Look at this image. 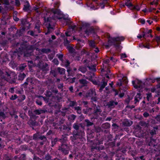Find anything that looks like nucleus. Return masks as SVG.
I'll return each mask as SVG.
<instances>
[{
    "label": "nucleus",
    "instance_id": "14",
    "mask_svg": "<svg viewBox=\"0 0 160 160\" xmlns=\"http://www.w3.org/2000/svg\"><path fill=\"white\" fill-rule=\"evenodd\" d=\"M141 94L139 93H137L135 98V103H136L139 102V100L141 99Z\"/></svg>",
    "mask_w": 160,
    "mask_h": 160
},
{
    "label": "nucleus",
    "instance_id": "46",
    "mask_svg": "<svg viewBox=\"0 0 160 160\" xmlns=\"http://www.w3.org/2000/svg\"><path fill=\"white\" fill-rule=\"evenodd\" d=\"M156 39L157 42H160V36L157 37Z\"/></svg>",
    "mask_w": 160,
    "mask_h": 160
},
{
    "label": "nucleus",
    "instance_id": "21",
    "mask_svg": "<svg viewBox=\"0 0 160 160\" xmlns=\"http://www.w3.org/2000/svg\"><path fill=\"white\" fill-rule=\"evenodd\" d=\"M107 84V82H103V83L102 85L101 86V88H100V90H102V89L105 87L106 86Z\"/></svg>",
    "mask_w": 160,
    "mask_h": 160
},
{
    "label": "nucleus",
    "instance_id": "10",
    "mask_svg": "<svg viewBox=\"0 0 160 160\" xmlns=\"http://www.w3.org/2000/svg\"><path fill=\"white\" fill-rule=\"evenodd\" d=\"M139 47L141 48H146L147 49H149L150 46L149 43L147 41L144 44H141L139 45Z\"/></svg>",
    "mask_w": 160,
    "mask_h": 160
},
{
    "label": "nucleus",
    "instance_id": "17",
    "mask_svg": "<svg viewBox=\"0 0 160 160\" xmlns=\"http://www.w3.org/2000/svg\"><path fill=\"white\" fill-rule=\"evenodd\" d=\"M153 129L151 131V135H152L154 134H156V131L158 129V127L156 126L155 127H153Z\"/></svg>",
    "mask_w": 160,
    "mask_h": 160
},
{
    "label": "nucleus",
    "instance_id": "29",
    "mask_svg": "<svg viewBox=\"0 0 160 160\" xmlns=\"http://www.w3.org/2000/svg\"><path fill=\"white\" fill-rule=\"evenodd\" d=\"M61 150L65 154H68L69 153V151L68 150H65L62 148Z\"/></svg>",
    "mask_w": 160,
    "mask_h": 160
},
{
    "label": "nucleus",
    "instance_id": "54",
    "mask_svg": "<svg viewBox=\"0 0 160 160\" xmlns=\"http://www.w3.org/2000/svg\"><path fill=\"white\" fill-rule=\"evenodd\" d=\"M113 91L114 92V94L115 95H116L118 94V92L117 90H116L115 89H114V90H113Z\"/></svg>",
    "mask_w": 160,
    "mask_h": 160
},
{
    "label": "nucleus",
    "instance_id": "28",
    "mask_svg": "<svg viewBox=\"0 0 160 160\" xmlns=\"http://www.w3.org/2000/svg\"><path fill=\"white\" fill-rule=\"evenodd\" d=\"M86 122L87 125V126H91V125L92 123L91 122H90L88 120H86L85 121Z\"/></svg>",
    "mask_w": 160,
    "mask_h": 160
},
{
    "label": "nucleus",
    "instance_id": "24",
    "mask_svg": "<svg viewBox=\"0 0 160 160\" xmlns=\"http://www.w3.org/2000/svg\"><path fill=\"white\" fill-rule=\"evenodd\" d=\"M154 158L155 160H160V153L158 155L156 154Z\"/></svg>",
    "mask_w": 160,
    "mask_h": 160
},
{
    "label": "nucleus",
    "instance_id": "20",
    "mask_svg": "<svg viewBox=\"0 0 160 160\" xmlns=\"http://www.w3.org/2000/svg\"><path fill=\"white\" fill-rule=\"evenodd\" d=\"M78 70L82 73H85L86 71V69L85 67H81L79 68Z\"/></svg>",
    "mask_w": 160,
    "mask_h": 160
},
{
    "label": "nucleus",
    "instance_id": "48",
    "mask_svg": "<svg viewBox=\"0 0 160 160\" xmlns=\"http://www.w3.org/2000/svg\"><path fill=\"white\" fill-rule=\"evenodd\" d=\"M150 98V95L149 93L147 94V97L146 98L147 100L149 101Z\"/></svg>",
    "mask_w": 160,
    "mask_h": 160
},
{
    "label": "nucleus",
    "instance_id": "11",
    "mask_svg": "<svg viewBox=\"0 0 160 160\" xmlns=\"http://www.w3.org/2000/svg\"><path fill=\"white\" fill-rule=\"evenodd\" d=\"M87 6L88 8V9L90 10H96L98 8H95V7L92 5L90 2H88L87 3Z\"/></svg>",
    "mask_w": 160,
    "mask_h": 160
},
{
    "label": "nucleus",
    "instance_id": "38",
    "mask_svg": "<svg viewBox=\"0 0 160 160\" xmlns=\"http://www.w3.org/2000/svg\"><path fill=\"white\" fill-rule=\"evenodd\" d=\"M16 5L17 6H19L20 5V2L19 0H15Z\"/></svg>",
    "mask_w": 160,
    "mask_h": 160
},
{
    "label": "nucleus",
    "instance_id": "34",
    "mask_svg": "<svg viewBox=\"0 0 160 160\" xmlns=\"http://www.w3.org/2000/svg\"><path fill=\"white\" fill-rule=\"evenodd\" d=\"M53 62L55 63V64L58 65V62L57 59H54L53 60Z\"/></svg>",
    "mask_w": 160,
    "mask_h": 160
},
{
    "label": "nucleus",
    "instance_id": "40",
    "mask_svg": "<svg viewBox=\"0 0 160 160\" xmlns=\"http://www.w3.org/2000/svg\"><path fill=\"white\" fill-rule=\"evenodd\" d=\"M155 118V119H152L151 120V122L152 124H155L157 123V121H156Z\"/></svg>",
    "mask_w": 160,
    "mask_h": 160
},
{
    "label": "nucleus",
    "instance_id": "5",
    "mask_svg": "<svg viewBox=\"0 0 160 160\" xmlns=\"http://www.w3.org/2000/svg\"><path fill=\"white\" fill-rule=\"evenodd\" d=\"M118 77L119 82H118L117 83V85L119 86H121L122 84V82L124 81H125V83L127 82V78L126 77H124L123 75L120 74L118 75Z\"/></svg>",
    "mask_w": 160,
    "mask_h": 160
},
{
    "label": "nucleus",
    "instance_id": "23",
    "mask_svg": "<svg viewBox=\"0 0 160 160\" xmlns=\"http://www.w3.org/2000/svg\"><path fill=\"white\" fill-rule=\"evenodd\" d=\"M80 83L83 84V85H85L87 83V81L84 79H81L79 80Z\"/></svg>",
    "mask_w": 160,
    "mask_h": 160
},
{
    "label": "nucleus",
    "instance_id": "45",
    "mask_svg": "<svg viewBox=\"0 0 160 160\" xmlns=\"http://www.w3.org/2000/svg\"><path fill=\"white\" fill-rule=\"evenodd\" d=\"M63 56L62 55H59L58 56V58L61 61H62Z\"/></svg>",
    "mask_w": 160,
    "mask_h": 160
},
{
    "label": "nucleus",
    "instance_id": "13",
    "mask_svg": "<svg viewBox=\"0 0 160 160\" xmlns=\"http://www.w3.org/2000/svg\"><path fill=\"white\" fill-rule=\"evenodd\" d=\"M29 4L28 2H26L24 4L23 9L25 11H28L29 9Z\"/></svg>",
    "mask_w": 160,
    "mask_h": 160
},
{
    "label": "nucleus",
    "instance_id": "56",
    "mask_svg": "<svg viewBox=\"0 0 160 160\" xmlns=\"http://www.w3.org/2000/svg\"><path fill=\"white\" fill-rule=\"evenodd\" d=\"M50 158V156H47L46 157V159L47 160H48Z\"/></svg>",
    "mask_w": 160,
    "mask_h": 160
},
{
    "label": "nucleus",
    "instance_id": "57",
    "mask_svg": "<svg viewBox=\"0 0 160 160\" xmlns=\"http://www.w3.org/2000/svg\"><path fill=\"white\" fill-rule=\"evenodd\" d=\"M150 140H151V143L152 142V141H153L154 142H155V141L156 140V139H153V138H151V139H150Z\"/></svg>",
    "mask_w": 160,
    "mask_h": 160
},
{
    "label": "nucleus",
    "instance_id": "1",
    "mask_svg": "<svg viewBox=\"0 0 160 160\" xmlns=\"http://www.w3.org/2000/svg\"><path fill=\"white\" fill-rule=\"evenodd\" d=\"M50 13V17L47 19V22H51V18L55 20H60L61 22L63 25H69V28L67 32H65V36L62 35L61 37L64 41L65 45H68L71 40L67 37L70 36L76 30L85 32L87 35L94 33V30L92 27H90V24L88 22L80 21L77 24V26L75 25L72 24V22L70 18H68L67 14L63 15L62 12L58 9H50L48 11V13Z\"/></svg>",
    "mask_w": 160,
    "mask_h": 160
},
{
    "label": "nucleus",
    "instance_id": "58",
    "mask_svg": "<svg viewBox=\"0 0 160 160\" xmlns=\"http://www.w3.org/2000/svg\"><path fill=\"white\" fill-rule=\"evenodd\" d=\"M124 95V94L123 93H121L119 94V96L120 97L122 98V97Z\"/></svg>",
    "mask_w": 160,
    "mask_h": 160
},
{
    "label": "nucleus",
    "instance_id": "19",
    "mask_svg": "<svg viewBox=\"0 0 160 160\" xmlns=\"http://www.w3.org/2000/svg\"><path fill=\"white\" fill-rule=\"evenodd\" d=\"M25 74L21 73L19 75V79L20 80H23L25 77Z\"/></svg>",
    "mask_w": 160,
    "mask_h": 160
},
{
    "label": "nucleus",
    "instance_id": "33",
    "mask_svg": "<svg viewBox=\"0 0 160 160\" xmlns=\"http://www.w3.org/2000/svg\"><path fill=\"white\" fill-rule=\"evenodd\" d=\"M88 68L90 69H92L93 71H95V65H93L92 66H91V67H89Z\"/></svg>",
    "mask_w": 160,
    "mask_h": 160
},
{
    "label": "nucleus",
    "instance_id": "51",
    "mask_svg": "<svg viewBox=\"0 0 160 160\" xmlns=\"http://www.w3.org/2000/svg\"><path fill=\"white\" fill-rule=\"evenodd\" d=\"M76 109H77L78 110V113H80L81 112V110H80V107H76Z\"/></svg>",
    "mask_w": 160,
    "mask_h": 160
},
{
    "label": "nucleus",
    "instance_id": "37",
    "mask_svg": "<svg viewBox=\"0 0 160 160\" xmlns=\"http://www.w3.org/2000/svg\"><path fill=\"white\" fill-rule=\"evenodd\" d=\"M127 57V55L125 53H122L121 55V58L122 59L123 58H126Z\"/></svg>",
    "mask_w": 160,
    "mask_h": 160
},
{
    "label": "nucleus",
    "instance_id": "52",
    "mask_svg": "<svg viewBox=\"0 0 160 160\" xmlns=\"http://www.w3.org/2000/svg\"><path fill=\"white\" fill-rule=\"evenodd\" d=\"M148 115L149 114L147 112H145L143 113V116L145 117H147Z\"/></svg>",
    "mask_w": 160,
    "mask_h": 160
},
{
    "label": "nucleus",
    "instance_id": "41",
    "mask_svg": "<svg viewBox=\"0 0 160 160\" xmlns=\"http://www.w3.org/2000/svg\"><path fill=\"white\" fill-rule=\"evenodd\" d=\"M17 98V96L16 95H14L13 96H12L10 98L11 100H14Z\"/></svg>",
    "mask_w": 160,
    "mask_h": 160
},
{
    "label": "nucleus",
    "instance_id": "36",
    "mask_svg": "<svg viewBox=\"0 0 160 160\" xmlns=\"http://www.w3.org/2000/svg\"><path fill=\"white\" fill-rule=\"evenodd\" d=\"M0 117H1L2 118H5V115L3 112H0Z\"/></svg>",
    "mask_w": 160,
    "mask_h": 160
},
{
    "label": "nucleus",
    "instance_id": "42",
    "mask_svg": "<svg viewBox=\"0 0 160 160\" xmlns=\"http://www.w3.org/2000/svg\"><path fill=\"white\" fill-rule=\"evenodd\" d=\"M155 119L157 120V121L160 122V115L158 116H157V117H155Z\"/></svg>",
    "mask_w": 160,
    "mask_h": 160
},
{
    "label": "nucleus",
    "instance_id": "30",
    "mask_svg": "<svg viewBox=\"0 0 160 160\" xmlns=\"http://www.w3.org/2000/svg\"><path fill=\"white\" fill-rule=\"evenodd\" d=\"M68 50H69V52H72L73 51L74 49L70 46H68L67 47Z\"/></svg>",
    "mask_w": 160,
    "mask_h": 160
},
{
    "label": "nucleus",
    "instance_id": "8",
    "mask_svg": "<svg viewBox=\"0 0 160 160\" xmlns=\"http://www.w3.org/2000/svg\"><path fill=\"white\" fill-rule=\"evenodd\" d=\"M0 76H1L2 78H5L7 81H8V80L5 78L6 76L9 77L10 75L7 72H6L5 73H4L3 71H2L0 70Z\"/></svg>",
    "mask_w": 160,
    "mask_h": 160
},
{
    "label": "nucleus",
    "instance_id": "15",
    "mask_svg": "<svg viewBox=\"0 0 160 160\" xmlns=\"http://www.w3.org/2000/svg\"><path fill=\"white\" fill-rule=\"evenodd\" d=\"M108 0H103L102 3H100L99 4V6L101 7L102 9H103L104 8V5L105 4H107L108 3Z\"/></svg>",
    "mask_w": 160,
    "mask_h": 160
},
{
    "label": "nucleus",
    "instance_id": "43",
    "mask_svg": "<svg viewBox=\"0 0 160 160\" xmlns=\"http://www.w3.org/2000/svg\"><path fill=\"white\" fill-rule=\"evenodd\" d=\"M139 21L142 24H144L145 22V20L143 19H141Z\"/></svg>",
    "mask_w": 160,
    "mask_h": 160
},
{
    "label": "nucleus",
    "instance_id": "3",
    "mask_svg": "<svg viewBox=\"0 0 160 160\" xmlns=\"http://www.w3.org/2000/svg\"><path fill=\"white\" fill-rule=\"evenodd\" d=\"M132 83L134 88L137 89L139 92L145 91L149 92V86L147 85L146 83H143L141 80L136 78L132 81Z\"/></svg>",
    "mask_w": 160,
    "mask_h": 160
},
{
    "label": "nucleus",
    "instance_id": "62",
    "mask_svg": "<svg viewBox=\"0 0 160 160\" xmlns=\"http://www.w3.org/2000/svg\"><path fill=\"white\" fill-rule=\"evenodd\" d=\"M55 5L56 6V7H58L59 5V2H57L55 4Z\"/></svg>",
    "mask_w": 160,
    "mask_h": 160
},
{
    "label": "nucleus",
    "instance_id": "18",
    "mask_svg": "<svg viewBox=\"0 0 160 160\" xmlns=\"http://www.w3.org/2000/svg\"><path fill=\"white\" fill-rule=\"evenodd\" d=\"M58 70L60 74H64L65 72V69L63 68H58Z\"/></svg>",
    "mask_w": 160,
    "mask_h": 160
},
{
    "label": "nucleus",
    "instance_id": "35",
    "mask_svg": "<svg viewBox=\"0 0 160 160\" xmlns=\"http://www.w3.org/2000/svg\"><path fill=\"white\" fill-rule=\"evenodd\" d=\"M75 78H70L69 79V81L70 82L72 83L75 81Z\"/></svg>",
    "mask_w": 160,
    "mask_h": 160
},
{
    "label": "nucleus",
    "instance_id": "12",
    "mask_svg": "<svg viewBox=\"0 0 160 160\" xmlns=\"http://www.w3.org/2000/svg\"><path fill=\"white\" fill-rule=\"evenodd\" d=\"M109 62V60L108 59L104 61V64H103V69L102 70V72L106 71V67L107 65V64H108Z\"/></svg>",
    "mask_w": 160,
    "mask_h": 160
},
{
    "label": "nucleus",
    "instance_id": "2",
    "mask_svg": "<svg viewBox=\"0 0 160 160\" xmlns=\"http://www.w3.org/2000/svg\"><path fill=\"white\" fill-rule=\"evenodd\" d=\"M124 38L122 36H119L116 38L110 37L108 41V44L104 45L106 48H108L109 45H114L118 51H120L122 49L120 45V42L122 41Z\"/></svg>",
    "mask_w": 160,
    "mask_h": 160
},
{
    "label": "nucleus",
    "instance_id": "22",
    "mask_svg": "<svg viewBox=\"0 0 160 160\" xmlns=\"http://www.w3.org/2000/svg\"><path fill=\"white\" fill-rule=\"evenodd\" d=\"M8 0H0V4H8Z\"/></svg>",
    "mask_w": 160,
    "mask_h": 160
},
{
    "label": "nucleus",
    "instance_id": "9",
    "mask_svg": "<svg viewBox=\"0 0 160 160\" xmlns=\"http://www.w3.org/2000/svg\"><path fill=\"white\" fill-rule=\"evenodd\" d=\"M96 95V92L94 90L92 89L89 92L87 93L86 94L87 97H93Z\"/></svg>",
    "mask_w": 160,
    "mask_h": 160
},
{
    "label": "nucleus",
    "instance_id": "7",
    "mask_svg": "<svg viewBox=\"0 0 160 160\" xmlns=\"http://www.w3.org/2000/svg\"><path fill=\"white\" fill-rule=\"evenodd\" d=\"M150 32V30H148L147 33L142 32V33L138 34L137 36V38H141L142 37L144 38L145 39H146L147 37L149 36L150 35L149 33Z\"/></svg>",
    "mask_w": 160,
    "mask_h": 160
},
{
    "label": "nucleus",
    "instance_id": "53",
    "mask_svg": "<svg viewBox=\"0 0 160 160\" xmlns=\"http://www.w3.org/2000/svg\"><path fill=\"white\" fill-rule=\"evenodd\" d=\"M89 80L91 81L94 84H97V82L96 81H94L92 79L91 80V79L90 78L89 79Z\"/></svg>",
    "mask_w": 160,
    "mask_h": 160
},
{
    "label": "nucleus",
    "instance_id": "44",
    "mask_svg": "<svg viewBox=\"0 0 160 160\" xmlns=\"http://www.w3.org/2000/svg\"><path fill=\"white\" fill-rule=\"evenodd\" d=\"M150 4H151V5H156L158 4V2H157V1H154L153 2H151Z\"/></svg>",
    "mask_w": 160,
    "mask_h": 160
},
{
    "label": "nucleus",
    "instance_id": "47",
    "mask_svg": "<svg viewBox=\"0 0 160 160\" xmlns=\"http://www.w3.org/2000/svg\"><path fill=\"white\" fill-rule=\"evenodd\" d=\"M73 128H75L76 130H77L78 128V126L76 124H74L73 125Z\"/></svg>",
    "mask_w": 160,
    "mask_h": 160
},
{
    "label": "nucleus",
    "instance_id": "27",
    "mask_svg": "<svg viewBox=\"0 0 160 160\" xmlns=\"http://www.w3.org/2000/svg\"><path fill=\"white\" fill-rule=\"evenodd\" d=\"M126 121L128 122L126 124V125L127 126H129L132 124V122L131 121H129L127 120Z\"/></svg>",
    "mask_w": 160,
    "mask_h": 160
},
{
    "label": "nucleus",
    "instance_id": "39",
    "mask_svg": "<svg viewBox=\"0 0 160 160\" xmlns=\"http://www.w3.org/2000/svg\"><path fill=\"white\" fill-rule=\"evenodd\" d=\"M157 111L156 108H153L151 110V113L152 112H155L156 113Z\"/></svg>",
    "mask_w": 160,
    "mask_h": 160
},
{
    "label": "nucleus",
    "instance_id": "59",
    "mask_svg": "<svg viewBox=\"0 0 160 160\" xmlns=\"http://www.w3.org/2000/svg\"><path fill=\"white\" fill-rule=\"evenodd\" d=\"M77 3L78 4H80L82 3L81 0H79V1H77Z\"/></svg>",
    "mask_w": 160,
    "mask_h": 160
},
{
    "label": "nucleus",
    "instance_id": "50",
    "mask_svg": "<svg viewBox=\"0 0 160 160\" xmlns=\"http://www.w3.org/2000/svg\"><path fill=\"white\" fill-rule=\"evenodd\" d=\"M110 60L112 61V62H115L117 61V60L116 59L114 58L113 57H111L110 58Z\"/></svg>",
    "mask_w": 160,
    "mask_h": 160
},
{
    "label": "nucleus",
    "instance_id": "25",
    "mask_svg": "<svg viewBox=\"0 0 160 160\" xmlns=\"http://www.w3.org/2000/svg\"><path fill=\"white\" fill-rule=\"evenodd\" d=\"M32 79H33L32 78H28L27 79V81L28 82V83L30 82L31 83H33V82Z\"/></svg>",
    "mask_w": 160,
    "mask_h": 160
},
{
    "label": "nucleus",
    "instance_id": "4",
    "mask_svg": "<svg viewBox=\"0 0 160 160\" xmlns=\"http://www.w3.org/2000/svg\"><path fill=\"white\" fill-rule=\"evenodd\" d=\"M125 4L128 8L131 10L139 11L140 9V8L138 6H134L133 5L130 0H126L125 1Z\"/></svg>",
    "mask_w": 160,
    "mask_h": 160
},
{
    "label": "nucleus",
    "instance_id": "49",
    "mask_svg": "<svg viewBox=\"0 0 160 160\" xmlns=\"http://www.w3.org/2000/svg\"><path fill=\"white\" fill-rule=\"evenodd\" d=\"M13 19L16 21H18L19 20V18L15 16H13Z\"/></svg>",
    "mask_w": 160,
    "mask_h": 160
},
{
    "label": "nucleus",
    "instance_id": "61",
    "mask_svg": "<svg viewBox=\"0 0 160 160\" xmlns=\"http://www.w3.org/2000/svg\"><path fill=\"white\" fill-rule=\"evenodd\" d=\"M142 11H143V12H144L145 13V12H148L146 8L145 9H143V10H142Z\"/></svg>",
    "mask_w": 160,
    "mask_h": 160
},
{
    "label": "nucleus",
    "instance_id": "31",
    "mask_svg": "<svg viewBox=\"0 0 160 160\" xmlns=\"http://www.w3.org/2000/svg\"><path fill=\"white\" fill-rule=\"evenodd\" d=\"M76 118L75 116L74 115H71L69 116V118H71L72 120H74Z\"/></svg>",
    "mask_w": 160,
    "mask_h": 160
},
{
    "label": "nucleus",
    "instance_id": "64",
    "mask_svg": "<svg viewBox=\"0 0 160 160\" xmlns=\"http://www.w3.org/2000/svg\"><path fill=\"white\" fill-rule=\"evenodd\" d=\"M158 103H159L160 102V98H158Z\"/></svg>",
    "mask_w": 160,
    "mask_h": 160
},
{
    "label": "nucleus",
    "instance_id": "60",
    "mask_svg": "<svg viewBox=\"0 0 160 160\" xmlns=\"http://www.w3.org/2000/svg\"><path fill=\"white\" fill-rule=\"evenodd\" d=\"M69 90L71 92H72L73 90V88L72 87H70L69 88Z\"/></svg>",
    "mask_w": 160,
    "mask_h": 160
},
{
    "label": "nucleus",
    "instance_id": "26",
    "mask_svg": "<svg viewBox=\"0 0 160 160\" xmlns=\"http://www.w3.org/2000/svg\"><path fill=\"white\" fill-rule=\"evenodd\" d=\"M62 62L63 63L65 66L66 67H68L69 64L70 63L69 61L68 60H66L65 61V63Z\"/></svg>",
    "mask_w": 160,
    "mask_h": 160
},
{
    "label": "nucleus",
    "instance_id": "63",
    "mask_svg": "<svg viewBox=\"0 0 160 160\" xmlns=\"http://www.w3.org/2000/svg\"><path fill=\"white\" fill-rule=\"evenodd\" d=\"M26 66V65H23L21 67H20L21 68V69H23Z\"/></svg>",
    "mask_w": 160,
    "mask_h": 160
},
{
    "label": "nucleus",
    "instance_id": "16",
    "mask_svg": "<svg viewBox=\"0 0 160 160\" xmlns=\"http://www.w3.org/2000/svg\"><path fill=\"white\" fill-rule=\"evenodd\" d=\"M118 104L117 102H114L113 101L110 102L108 104V106L110 108H112L114 105H116Z\"/></svg>",
    "mask_w": 160,
    "mask_h": 160
},
{
    "label": "nucleus",
    "instance_id": "55",
    "mask_svg": "<svg viewBox=\"0 0 160 160\" xmlns=\"http://www.w3.org/2000/svg\"><path fill=\"white\" fill-rule=\"evenodd\" d=\"M36 103L39 105H41L42 104V103L41 101H36Z\"/></svg>",
    "mask_w": 160,
    "mask_h": 160
},
{
    "label": "nucleus",
    "instance_id": "32",
    "mask_svg": "<svg viewBox=\"0 0 160 160\" xmlns=\"http://www.w3.org/2000/svg\"><path fill=\"white\" fill-rule=\"evenodd\" d=\"M151 80H152L151 82L152 83H154L155 82V80H156L158 82H159V81H160V77L158 78H157L155 79L154 80H152L151 79Z\"/></svg>",
    "mask_w": 160,
    "mask_h": 160
},
{
    "label": "nucleus",
    "instance_id": "6",
    "mask_svg": "<svg viewBox=\"0 0 160 160\" xmlns=\"http://www.w3.org/2000/svg\"><path fill=\"white\" fill-rule=\"evenodd\" d=\"M89 45L90 47L92 48L93 50L96 53L99 52L98 48L96 47L94 41H92L89 42Z\"/></svg>",
    "mask_w": 160,
    "mask_h": 160
}]
</instances>
